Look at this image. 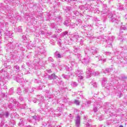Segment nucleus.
Masks as SVG:
<instances>
[{
    "mask_svg": "<svg viewBox=\"0 0 127 127\" xmlns=\"http://www.w3.org/2000/svg\"><path fill=\"white\" fill-rule=\"evenodd\" d=\"M78 58L79 60H80V61H81L83 64H89V63H90V57L87 56V55H86L85 57L83 58H82V56H81V55H79L78 57Z\"/></svg>",
    "mask_w": 127,
    "mask_h": 127,
    "instance_id": "f257e3e1",
    "label": "nucleus"
},
{
    "mask_svg": "<svg viewBox=\"0 0 127 127\" xmlns=\"http://www.w3.org/2000/svg\"><path fill=\"white\" fill-rule=\"evenodd\" d=\"M97 52L98 49H96L95 48L91 49L90 50L86 49L85 50V54L88 56L92 55V54H95L96 53H97Z\"/></svg>",
    "mask_w": 127,
    "mask_h": 127,
    "instance_id": "f03ea898",
    "label": "nucleus"
},
{
    "mask_svg": "<svg viewBox=\"0 0 127 127\" xmlns=\"http://www.w3.org/2000/svg\"><path fill=\"white\" fill-rule=\"evenodd\" d=\"M75 74L77 76L78 80H82L83 79V71L77 70L75 71Z\"/></svg>",
    "mask_w": 127,
    "mask_h": 127,
    "instance_id": "7ed1b4c3",
    "label": "nucleus"
},
{
    "mask_svg": "<svg viewBox=\"0 0 127 127\" xmlns=\"http://www.w3.org/2000/svg\"><path fill=\"white\" fill-rule=\"evenodd\" d=\"M81 121V118H80V116H77L75 118V127H80V123Z\"/></svg>",
    "mask_w": 127,
    "mask_h": 127,
    "instance_id": "20e7f679",
    "label": "nucleus"
},
{
    "mask_svg": "<svg viewBox=\"0 0 127 127\" xmlns=\"http://www.w3.org/2000/svg\"><path fill=\"white\" fill-rule=\"evenodd\" d=\"M92 74H93V71H92V69L90 67L87 68V71H86V77L87 78H90L91 76L92 75Z\"/></svg>",
    "mask_w": 127,
    "mask_h": 127,
    "instance_id": "39448f33",
    "label": "nucleus"
},
{
    "mask_svg": "<svg viewBox=\"0 0 127 127\" xmlns=\"http://www.w3.org/2000/svg\"><path fill=\"white\" fill-rule=\"evenodd\" d=\"M102 85L105 88H107V78H104L102 80Z\"/></svg>",
    "mask_w": 127,
    "mask_h": 127,
    "instance_id": "423d86ee",
    "label": "nucleus"
},
{
    "mask_svg": "<svg viewBox=\"0 0 127 127\" xmlns=\"http://www.w3.org/2000/svg\"><path fill=\"white\" fill-rule=\"evenodd\" d=\"M57 78V76L55 74H52L51 75H49L48 78L49 80H52V79H55Z\"/></svg>",
    "mask_w": 127,
    "mask_h": 127,
    "instance_id": "0eeeda50",
    "label": "nucleus"
},
{
    "mask_svg": "<svg viewBox=\"0 0 127 127\" xmlns=\"http://www.w3.org/2000/svg\"><path fill=\"white\" fill-rule=\"evenodd\" d=\"M65 68L67 71H72V64H68L66 66Z\"/></svg>",
    "mask_w": 127,
    "mask_h": 127,
    "instance_id": "6e6552de",
    "label": "nucleus"
},
{
    "mask_svg": "<svg viewBox=\"0 0 127 127\" xmlns=\"http://www.w3.org/2000/svg\"><path fill=\"white\" fill-rule=\"evenodd\" d=\"M111 21L112 22H115V21H117V18H116L115 15H113L111 17Z\"/></svg>",
    "mask_w": 127,
    "mask_h": 127,
    "instance_id": "1a4fd4ad",
    "label": "nucleus"
},
{
    "mask_svg": "<svg viewBox=\"0 0 127 127\" xmlns=\"http://www.w3.org/2000/svg\"><path fill=\"white\" fill-rule=\"evenodd\" d=\"M13 68L16 72H19V71H20V69H19V66L18 65H15Z\"/></svg>",
    "mask_w": 127,
    "mask_h": 127,
    "instance_id": "9d476101",
    "label": "nucleus"
},
{
    "mask_svg": "<svg viewBox=\"0 0 127 127\" xmlns=\"http://www.w3.org/2000/svg\"><path fill=\"white\" fill-rule=\"evenodd\" d=\"M22 31V29L21 28V27H18L15 28V31H16V32H20Z\"/></svg>",
    "mask_w": 127,
    "mask_h": 127,
    "instance_id": "9b49d317",
    "label": "nucleus"
},
{
    "mask_svg": "<svg viewBox=\"0 0 127 127\" xmlns=\"http://www.w3.org/2000/svg\"><path fill=\"white\" fill-rule=\"evenodd\" d=\"M71 87H72V88H75V87H77V86H78V83H77L75 82H72L71 83Z\"/></svg>",
    "mask_w": 127,
    "mask_h": 127,
    "instance_id": "f8f14e48",
    "label": "nucleus"
},
{
    "mask_svg": "<svg viewBox=\"0 0 127 127\" xmlns=\"http://www.w3.org/2000/svg\"><path fill=\"white\" fill-rule=\"evenodd\" d=\"M55 56L56 58H61L62 57V55H61L60 54H59L58 51L56 52Z\"/></svg>",
    "mask_w": 127,
    "mask_h": 127,
    "instance_id": "ddd939ff",
    "label": "nucleus"
},
{
    "mask_svg": "<svg viewBox=\"0 0 127 127\" xmlns=\"http://www.w3.org/2000/svg\"><path fill=\"white\" fill-rule=\"evenodd\" d=\"M73 104H75L76 106H79L80 105V101L79 100H75L73 102Z\"/></svg>",
    "mask_w": 127,
    "mask_h": 127,
    "instance_id": "4468645a",
    "label": "nucleus"
},
{
    "mask_svg": "<svg viewBox=\"0 0 127 127\" xmlns=\"http://www.w3.org/2000/svg\"><path fill=\"white\" fill-rule=\"evenodd\" d=\"M112 71V69H106L104 71V73L105 74H107V73H110Z\"/></svg>",
    "mask_w": 127,
    "mask_h": 127,
    "instance_id": "2eb2a0df",
    "label": "nucleus"
},
{
    "mask_svg": "<svg viewBox=\"0 0 127 127\" xmlns=\"http://www.w3.org/2000/svg\"><path fill=\"white\" fill-rule=\"evenodd\" d=\"M63 76L64 77V79H69L70 78V75H64V74H63Z\"/></svg>",
    "mask_w": 127,
    "mask_h": 127,
    "instance_id": "dca6fc26",
    "label": "nucleus"
},
{
    "mask_svg": "<svg viewBox=\"0 0 127 127\" xmlns=\"http://www.w3.org/2000/svg\"><path fill=\"white\" fill-rule=\"evenodd\" d=\"M64 24L66 25V26H68V25H70V23L68 22V21H65Z\"/></svg>",
    "mask_w": 127,
    "mask_h": 127,
    "instance_id": "f3484780",
    "label": "nucleus"
},
{
    "mask_svg": "<svg viewBox=\"0 0 127 127\" xmlns=\"http://www.w3.org/2000/svg\"><path fill=\"white\" fill-rule=\"evenodd\" d=\"M93 74L94 75V76H98L99 75V72H93Z\"/></svg>",
    "mask_w": 127,
    "mask_h": 127,
    "instance_id": "a211bd4d",
    "label": "nucleus"
},
{
    "mask_svg": "<svg viewBox=\"0 0 127 127\" xmlns=\"http://www.w3.org/2000/svg\"><path fill=\"white\" fill-rule=\"evenodd\" d=\"M56 83L58 84V85H61L62 84V81H60V82L58 81H56Z\"/></svg>",
    "mask_w": 127,
    "mask_h": 127,
    "instance_id": "6ab92c4d",
    "label": "nucleus"
},
{
    "mask_svg": "<svg viewBox=\"0 0 127 127\" xmlns=\"http://www.w3.org/2000/svg\"><path fill=\"white\" fill-rule=\"evenodd\" d=\"M67 34H68V32L67 31L64 32L63 33V36H65V35H67Z\"/></svg>",
    "mask_w": 127,
    "mask_h": 127,
    "instance_id": "aec40b11",
    "label": "nucleus"
},
{
    "mask_svg": "<svg viewBox=\"0 0 127 127\" xmlns=\"http://www.w3.org/2000/svg\"><path fill=\"white\" fill-rule=\"evenodd\" d=\"M23 122V120H22V122H21V123L20 122V123L18 124V125H19V126H20V125H22V126H23L24 123H23V122Z\"/></svg>",
    "mask_w": 127,
    "mask_h": 127,
    "instance_id": "412c9836",
    "label": "nucleus"
},
{
    "mask_svg": "<svg viewBox=\"0 0 127 127\" xmlns=\"http://www.w3.org/2000/svg\"><path fill=\"white\" fill-rule=\"evenodd\" d=\"M17 93H21V90L19 88L17 89Z\"/></svg>",
    "mask_w": 127,
    "mask_h": 127,
    "instance_id": "4be33fe9",
    "label": "nucleus"
},
{
    "mask_svg": "<svg viewBox=\"0 0 127 127\" xmlns=\"http://www.w3.org/2000/svg\"><path fill=\"white\" fill-rule=\"evenodd\" d=\"M49 61H51V62H53V59L51 57L49 58Z\"/></svg>",
    "mask_w": 127,
    "mask_h": 127,
    "instance_id": "5701e85b",
    "label": "nucleus"
},
{
    "mask_svg": "<svg viewBox=\"0 0 127 127\" xmlns=\"http://www.w3.org/2000/svg\"><path fill=\"white\" fill-rule=\"evenodd\" d=\"M9 115V113L8 112H6L5 114V117L6 118H7V117H8Z\"/></svg>",
    "mask_w": 127,
    "mask_h": 127,
    "instance_id": "b1692460",
    "label": "nucleus"
},
{
    "mask_svg": "<svg viewBox=\"0 0 127 127\" xmlns=\"http://www.w3.org/2000/svg\"><path fill=\"white\" fill-rule=\"evenodd\" d=\"M3 116H4V114H3V113L0 114V118H2V117H3Z\"/></svg>",
    "mask_w": 127,
    "mask_h": 127,
    "instance_id": "393cba45",
    "label": "nucleus"
},
{
    "mask_svg": "<svg viewBox=\"0 0 127 127\" xmlns=\"http://www.w3.org/2000/svg\"><path fill=\"white\" fill-rule=\"evenodd\" d=\"M104 54L105 55H110V54H111V53H110V52H108V53H107L106 52H105L104 53Z\"/></svg>",
    "mask_w": 127,
    "mask_h": 127,
    "instance_id": "a878e982",
    "label": "nucleus"
},
{
    "mask_svg": "<svg viewBox=\"0 0 127 127\" xmlns=\"http://www.w3.org/2000/svg\"><path fill=\"white\" fill-rule=\"evenodd\" d=\"M121 28L122 29H123V30H126V29H127V28L125 26H122Z\"/></svg>",
    "mask_w": 127,
    "mask_h": 127,
    "instance_id": "bb28decb",
    "label": "nucleus"
},
{
    "mask_svg": "<svg viewBox=\"0 0 127 127\" xmlns=\"http://www.w3.org/2000/svg\"><path fill=\"white\" fill-rule=\"evenodd\" d=\"M98 60L100 61V60H102L103 61V62H106V59H103V60L102 59H98Z\"/></svg>",
    "mask_w": 127,
    "mask_h": 127,
    "instance_id": "cd10ccee",
    "label": "nucleus"
},
{
    "mask_svg": "<svg viewBox=\"0 0 127 127\" xmlns=\"http://www.w3.org/2000/svg\"><path fill=\"white\" fill-rule=\"evenodd\" d=\"M94 112H97V111H98V108L95 107L94 108Z\"/></svg>",
    "mask_w": 127,
    "mask_h": 127,
    "instance_id": "c85d7f7f",
    "label": "nucleus"
},
{
    "mask_svg": "<svg viewBox=\"0 0 127 127\" xmlns=\"http://www.w3.org/2000/svg\"><path fill=\"white\" fill-rule=\"evenodd\" d=\"M93 87H97V83H93Z\"/></svg>",
    "mask_w": 127,
    "mask_h": 127,
    "instance_id": "c756f323",
    "label": "nucleus"
},
{
    "mask_svg": "<svg viewBox=\"0 0 127 127\" xmlns=\"http://www.w3.org/2000/svg\"><path fill=\"white\" fill-rule=\"evenodd\" d=\"M20 101H23V98H22V97H20L19 98Z\"/></svg>",
    "mask_w": 127,
    "mask_h": 127,
    "instance_id": "7c9ffc66",
    "label": "nucleus"
},
{
    "mask_svg": "<svg viewBox=\"0 0 127 127\" xmlns=\"http://www.w3.org/2000/svg\"><path fill=\"white\" fill-rule=\"evenodd\" d=\"M114 38H115V37L112 36V39H110V40H111V41H112V40H113Z\"/></svg>",
    "mask_w": 127,
    "mask_h": 127,
    "instance_id": "2f4dec72",
    "label": "nucleus"
},
{
    "mask_svg": "<svg viewBox=\"0 0 127 127\" xmlns=\"http://www.w3.org/2000/svg\"><path fill=\"white\" fill-rule=\"evenodd\" d=\"M120 37H121L122 41H124V39H123V37L119 36V38H120Z\"/></svg>",
    "mask_w": 127,
    "mask_h": 127,
    "instance_id": "473e14b6",
    "label": "nucleus"
},
{
    "mask_svg": "<svg viewBox=\"0 0 127 127\" xmlns=\"http://www.w3.org/2000/svg\"><path fill=\"white\" fill-rule=\"evenodd\" d=\"M48 72V73H51V69H49Z\"/></svg>",
    "mask_w": 127,
    "mask_h": 127,
    "instance_id": "72a5a7b5",
    "label": "nucleus"
},
{
    "mask_svg": "<svg viewBox=\"0 0 127 127\" xmlns=\"http://www.w3.org/2000/svg\"><path fill=\"white\" fill-rule=\"evenodd\" d=\"M95 12V13H99V10H96V12Z\"/></svg>",
    "mask_w": 127,
    "mask_h": 127,
    "instance_id": "f704fd0d",
    "label": "nucleus"
},
{
    "mask_svg": "<svg viewBox=\"0 0 127 127\" xmlns=\"http://www.w3.org/2000/svg\"><path fill=\"white\" fill-rule=\"evenodd\" d=\"M87 103H88V104H91V102H90V101H88V102H87Z\"/></svg>",
    "mask_w": 127,
    "mask_h": 127,
    "instance_id": "c9c22d12",
    "label": "nucleus"
},
{
    "mask_svg": "<svg viewBox=\"0 0 127 127\" xmlns=\"http://www.w3.org/2000/svg\"><path fill=\"white\" fill-rule=\"evenodd\" d=\"M119 127H124L122 125H120Z\"/></svg>",
    "mask_w": 127,
    "mask_h": 127,
    "instance_id": "e433bc0d",
    "label": "nucleus"
},
{
    "mask_svg": "<svg viewBox=\"0 0 127 127\" xmlns=\"http://www.w3.org/2000/svg\"><path fill=\"white\" fill-rule=\"evenodd\" d=\"M84 120H86V116H84Z\"/></svg>",
    "mask_w": 127,
    "mask_h": 127,
    "instance_id": "4c0bfd02",
    "label": "nucleus"
},
{
    "mask_svg": "<svg viewBox=\"0 0 127 127\" xmlns=\"http://www.w3.org/2000/svg\"><path fill=\"white\" fill-rule=\"evenodd\" d=\"M78 36L77 35H75L74 37H77Z\"/></svg>",
    "mask_w": 127,
    "mask_h": 127,
    "instance_id": "58836bf2",
    "label": "nucleus"
},
{
    "mask_svg": "<svg viewBox=\"0 0 127 127\" xmlns=\"http://www.w3.org/2000/svg\"><path fill=\"white\" fill-rule=\"evenodd\" d=\"M27 127H31V126H27Z\"/></svg>",
    "mask_w": 127,
    "mask_h": 127,
    "instance_id": "ea45409f",
    "label": "nucleus"
},
{
    "mask_svg": "<svg viewBox=\"0 0 127 127\" xmlns=\"http://www.w3.org/2000/svg\"><path fill=\"white\" fill-rule=\"evenodd\" d=\"M33 118H34V119H35V116H33Z\"/></svg>",
    "mask_w": 127,
    "mask_h": 127,
    "instance_id": "a19ab883",
    "label": "nucleus"
},
{
    "mask_svg": "<svg viewBox=\"0 0 127 127\" xmlns=\"http://www.w3.org/2000/svg\"><path fill=\"white\" fill-rule=\"evenodd\" d=\"M75 50L77 51V50H78V49H75Z\"/></svg>",
    "mask_w": 127,
    "mask_h": 127,
    "instance_id": "79ce46f5",
    "label": "nucleus"
}]
</instances>
